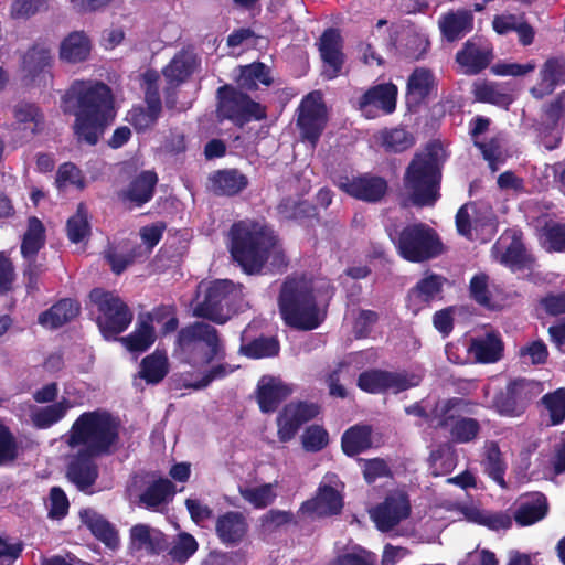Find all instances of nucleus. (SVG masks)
Masks as SVG:
<instances>
[{
    "label": "nucleus",
    "instance_id": "nucleus-1",
    "mask_svg": "<svg viewBox=\"0 0 565 565\" xmlns=\"http://www.w3.org/2000/svg\"><path fill=\"white\" fill-rule=\"evenodd\" d=\"M63 102L75 117L73 129L77 140L97 145L116 116L110 87L99 81H75Z\"/></svg>",
    "mask_w": 565,
    "mask_h": 565
},
{
    "label": "nucleus",
    "instance_id": "nucleus-2",
    "mask_svg": "<svg viewBox=\"0 0 565 565\" xmlns=\"http://www.w3.org/2000/svg\"><path fill=\"white\" fill-rule=\"evenodd\" d=\"M230 236L231 255L248 275L259 274L270 254L279 264L284 263L278 238L265 222L245 220L234 223Z\"/></svg>",
    "mask_w": 565,
    "mask_h": 565
},
{
    "label": "nucleus",
    "instance_id": "nucleus-3",
    "mask_svg": "<svg viewBox=\"0 0 565 565\" xmlns=\"http://www.w3.org/2000/svg\"><path fill=\"white\" fill-rule=\"evenodd\" d=\"M447 156L443 145L433 140L416 152L404 173V188L414 206H434L440 198L443 167Z\"/></svg>",
    "mask_w": 565,
    "mask_h": 565
},
{
    "label": "nucleus",
    "instance_id": "nucleus-4",
    "mask_svg": "<svg viewBox=\"0 0 565 565\" xmlns=\"http://www.w3.org/2000/svg\"><path fill=\"white\" fill-rule=\"evenodd\" d=\"M119 441V422L105 409L84 412L73 423L66 438L71 448L81 449L95 455L109 456L117 449Z\"/></svg>",
    "mask_w": 565,
    "mask_h": 565
},
{
    "label": "nucleus",
    "instance_id": "nucleus-5",
    "mask_svg": "<svg viewBox=\"0 0 565 565\" xmlns=\"http://www.w3.org/2000/svg\"><path fill=\"white\" fill-rule=\"evenodd\" d=\"M278 307L285 323L297 330L317 329L326 319V311L319 308L313 295L312 282L302 277H288L285 280Z\"/></svg>",
    "mask_w": 565,
    "mask_h": 565
},
{
    "label": "nucleus",
    "instance_id": "nucleus-6",
    "mask_svg": "<svg viewBox=\"0 0 565 565\" xmlns=\"http://www.w3.org/2000/svg\"><path fill=\"white\" fill-rule=\"evenodd\" d=\"M386 231L397 254L407 262H428L445 252L438 233L425 223H412L402 228L387 227Z\"/></svg>",
    "mask_w": 565,
    "mask_h": 565
},
{
    "label": "nucleus",
    "instance_id": "nucleus-7",
    "mask_svg": "<svg viewBox=\"0 0 565 565\" xmlns=\"http://www.w3.org/2000/svg\"><path fill=\"white\" fill-rule=\"evenodd\" d=\"M177 345L184 362L204 366L225 358V348L213 326L196 321L178 332Z\"/></svg>",
    "mask_w": 565,
    "mask_h": 565
},
{
    "label": "nucleus",
    "instance_id": "nucleus-8",
    "mask_svg": "<svg viewBox=\"0 0 565 565\" xmlns=\"http://www.w3.org/2000/svg\"><path fill=\"white\" fill-rule=\"evenodd\" d=\"M242 288L226 279L200 285L193 316L224 324L243 306Z\"/></svg>",
    "mask_w": 565,
    "mask_h": 565
},
{
    "label": "nucleus",
    "instance_id": "nucleus-9",
    "mask_svg": "<svg viewBox=\"0 0 565 565\" xmlns=\"http://www.w3.org/2000/svg\"><path fill=\"white\" fill-rule=\"evenodd\" d=\"M90 301L97 307V324L107 340H116L132 321V312L126 302L111 291L95 288L89 292Z\"/></svg>",
    "mask_w": 565,
    "mask_h": 565
},
{
    "label": "nucleus",
    "instance_id": "nucleus-10",
    "mask_svg": "<svg viewBox=\"0 0 565 565\" xmlns=\"http://www.w3.org/2000/svg\"><path fill=\"white\" fill-rule=\"evenodd\" d=\"M217 117L227 119L237 126H243L252 119H263L266 116L265 108L254 102L247 94L231 85L217 88Z\"/></svg>",
    "mask_w": 565,
    "mask_h": 565
},
{
    "label": "nucleus",
    "instance_id": "nucleus-11",
    "mask_svg": "<svg viewBox=\"0 0 565 565\" xmlns=\"http://www.w3.org/2000/svg\"><path fill=\"white\" fill-rule=\"evenodd\" d=\"M543 391L544 385L540 381L516 379L494 396L493 407L502 416L518 417Z\"/></svg>",
    "mask_w": 565,
    "mask_h": 565
},
{
    "label": "nucleus",
    "instance_id": "nucleus-12",
    "mask_svg": "<svg viewBox=\"0 0 565 565\" xmlns=\"http://www.w3.org/2000/svg\"><path fill=\"white\" fill-rule=\"evenodd\" d=\"M422 376L408 372H391L384 370H369L358 377V386L371 394L391 392L398 394L420 384Z\"/></svg>",
    "mask_w": 565,
    "mask_h": 565
},
{
    "label": "nucleus",
    "instance_id": "nucleus-13",
    "mask_svg": "<svg viewBox=\"0 0 565 565\" xmlns=\"http://www.w3.org/2000/svg\"><path fill=\"white\" fill-rule=\"evenodd\" d=\"M334 183L348 195L373 204L381 202L388 191L387 181L383 177L372 173L354 177L339 175Z\"/></svg>",
    "mask_w": 565,
    "mask_h": 565
},
{
    "label": "nucleus",
    "instance_id": "nucleus-14",
    "mask_svg": "<svg viewBox=\"0 0 565 565\" xmlns=\"http://www.w3.org/2000/svg\"><path fill=\"white\" fill-rule=\"evenodd\" d=\"M297 126L302 138L316 146L326 126V109L316 93H310L301 102Z\"/></svg>",
    "mask_w": 565,
    "mask_h": 565
},
{
    "label": "nucleus",
    "instance_id": "nucleus-15",
    "mask_svg": "<svg viewBox=\"0 0 565 565\" xmlns=\"http://www.w3.org/2000/svg\"><path fill=\"white\" fill-rule=\"evenodd\" d=\"M99 457L103 456L84 449H79L70 457L66 466V478L77 490L93 493L92 488L99 477V469L95 459Z\"/></svg>",
    "mask_w": 565,
    "mask_h": 565
},
{
    "label": "nucleus",
    "instance_id": "nucleus-16",
    "mask_svg": "<svg viewBox=\"0 0 565 565\" xmlns=\"http://www.w3.org/2000/svg\"><path fill=\"white\" fill-rule=\"evenodd\" d=\"M319 414L315 403L297 402L287 404L277 417L278 438L286 443L291 440L299 428Z\"/></svg>",
    "mask_w": 565,
    "mask_h": 565
},
{
    "label": "nucleus",
    "instance_id": "nucleus-17",
    "mask_svg": "<svg viewBox=\"0 0 565 565\" xmlns=\"http://www.w3.org/2000/svg\"><path fill=\"white\" fill-rule=\"evenodd\" d=\"M397 87L392 84H379L369 88L358 102L359 109L366 118H375L377 111L392 114L396 108Z\"/></svg>",
    "mask_w": 565,
    "mask_h": 565
},
{
    "label": "nucleus",
    "instance_id": "nucleus-18",
    "mask_svg": "<svg viewBox=\"0 0 565 565\" xmlns=\"http://www.w3.org/2000/svg\"><path fill=\"white\" fill-rule=\"evenodd\" d=\"M491 44L480 39L468 40L456 54V62L463 67L467 75H477L486 70L493 60Z\"/></svg>",
    "mask_w": 565,
    "mask_h": 565
},
{
    "label": "nucleus",
    "instance_id": "nucleus-19",
    "mask_svg": "<svg viewBox=\"0 0 565 565\" xmlns=\"http://www.w3.org/2000/svg\"><path fill=\"white\" fill-rule=\"evenodd\" d=\"M411 505L404 494L388 495L371 512V518L377 529L382 532H388L394 529L402 520L408 518Z\"/></svg>",
    "mask_w": 565,
    "mask_h": 565
},
{
    "label": "nucleus",
    "instance_id": "nucleus-20",
    "mask_svg": "<svg viewBox=\"0 0 565 565\" xmlns=\"http://www.w3.org/2000/svg\"><path fill=\"white\" fill-rule=\"evenodd\" d=\"M157 183V173L151 170H143L135 175L125 189L118 192V199L131 206L141 207L152 200Z\"/></svg>",
    "mask_w": 565,
    "mask_h": 565
},
{
    "label": "nucleus",
    "instance_id": "nucleus-21",
    "mask_svg": "<svg viewBox=\"0 0 565 565\" xmlns=\"http://www.w3.org/2000/svg\"><path fill=\"white\" fill-rule=\"evenodd\" d=\"M565 84V55L548 57L539 72V83L530 93L535 99L551 95L556 87Z\"/></svg>",
    "mask_w": 565,
    "mask_h": 565
},
{
    "label": "nucleus",
    "instance_id": "nucleus-22",
    "mask_svg": "<svg viewBox=\"0 0 565 565\" xmlns=\"http://www.w3.org/2000/svg\"><path fill=\"white\" fill-rule=\"evenodd\" d=\"M248 522L238 511H227L216 518L215 534L225 546H238L246 537Z\"/></svg>",
    "mask_w": 565,
    "mask_h": 565
},
{
    "label": "nucleus",
    "instance_id": "nucleus-23",
    "mask_svg": "<svg viewBox=\"0 0 565 565\" xmlns=\"http://www.w3.org/2000/svg\"><path fill=\"white\" fill-rule=\"evenodd\" d=\"M321 58L326 64L323 71L328 78H334L341 71L343 54L341 52V35L337 29H327L319 43Z\"/></svg>",
    "mask_w": 565,
    "mask_h": 565
},
{
    "label": "nucleus",
    "instance_id": "nucleus-24",
    "mask_svg": "<svg viewBox=\"0 0 565 565\" xmlns=\"http://www.w3.org/2000/svg\"><path fill=\"white\" fill-rule=\"evenodd\" d=\"M130 546L134 551L158 555L168 548V541L161 531L147 524H136L130 529Z\"/></svg>",
    "mask_w": 565,
    "mask_h": 565
},
{
    "label": "nucleus",
    "instance_id": "nucleus-25",
    "mask_svg": "<svg viewBox=\"0 0 565 565\" xmlns=\"http://www.w3.org/2000/svg\"><path fill=\"white\" fill-rule=\"evenodd\" d=\"M343 500L338 490L331 486H320L317 495L302 503L303 512L313 513L318 516L335 515L341 512Z\"/></svg>",
    "mask_w": 565,
    "mask_h": 565
},
{
    "label": "nucleus",
    "instance_id": "nucleus-26",
    "mask_svg": "<svg viewBox=\"0 0 565 565\" xmlns=\"http://www.w3.org/2000/svg\"><path fill=\"white\" fill-rule=\"evenodd\" d=\"M438 26L446 41H458L472 30L473 14L466 9L449 11L440 17Z\"/></svg>",
    "mask_w": 565,
    "mask_h": 565
},
{
    "label": "nucleus",
    "instance_id": "nucleus-27",
    "mask_svg": "<svg viewBox=\"0 0 565 565\" xmlns=\"http://www.w3.org/2000/svg\"><path fill=\"white\" fill-rule=\"evenodd\" d=\"M436 90V81L429 68L416 67L407 79V104L419 105Z\"/></svg>",
    "mask_w": 565,
    "mask_h": 565
},
{
    "label": "nucleus",
    "instance_id": "nucleus-28",
    "mask_svg": "<svg viewBox=\"0 0 565 565\" xmlns=\"http://www.w3.org/2000/svg\"><path fill=\"white\" fill-rule=\"evenodd\" d=\"M174 494L175 484L167 478H159L150 482L139 494L138 504L157 511L161 505L168 504Z\"/></svg>",
    "mask_w": 565,
    "mask_h": 565
},
{
    "label": "nucleus",
    "instance_id": "nucleus-29",
    "mask_svg": "<svg viewBox=\"0 0 565 565\" xmlns=\"http://www.w3.org/2000/svg\"><path fill=\"white\" fill-rule=\"evenodd\" d=\"M291 394V388L273 377H263L257 386V402L263 413H271Z\"/></svg>",
    "mask_w": 565,
    "mask_h": 565
},
{
    "label": "nucleus",
    "instance_id": "nucleus-30",
    "mask_svg": "<svg viewBox=\"0 0 565 565\" xmlns=\"http://www.w3.org/2000/svg\"><path fill=\"white\" fill-rule=\"evenodd\" d=\"M548 511L547 499L543 493L534 492L520 502L514 520L521 526H527L545 518Z\"/></svg>",
    "mask_w": 565,
    "mask_h": 565
},
{
    "label": "nucleus",
    "instance_id": "nucleus-31",
    "mask_svg": "<svg viewBox=\"0 0 565 565\" xmlns=\"http://www.w3.org/2000/svg\"><path fill=\"white\" fill-rule=\"evenodd\" d=\"M13 117L15 124L23 126L25 137H33L44 130L45 118L44 114L33 103L19 102L13 107Z\"/></svg>",
    "mask_w": 565,
    "mask_h": 565
},
{
    "label": "nucleus",
    "instance_id": "nucleus-32",
    "mask_svg": "<svg viewBox=\"0 0 565 565\" xmlns=\"http://www.w3.org/2000/svg\"><path fill=\"white\" fill-rule=\"evenodd\" d=\"M83 523L90 530L92 534L103 542L107 547L115 550L119 545L118 532L115 526L103 515L93 510H85L81 513Z\"/></svg>",
    "mask_w": 565,
    "mask_h": 565
},
{
    "label": "nucleus",
    "instance_id": "nucleus-33",
    "mask_svg": "<svg viewBox=\"0 0 565 565\" xmlns=\"http://www.w3.org/2000/svg\"><path fill=\"white\" fill-rule=\"evenodd\" d=\"M469 352L480 363H494L502 358L503 342L499 334L489 332L482 337L473 338Z\"/></svg>",
    "mask_w": 565,
    "mask_h": 565
},
{
    "label": "nucleus",
    "instance_id": "nucleus-34",
    "mask_svg": "<svg viewBox=\"0 0 565 565\" xmlns=\"http://www.w3.org/2000/svg\"><path fill=\"white\" fill-rule=\"evenodd\" d=\"M341 447L347 456H356L372 447V427L354 425L348 428L341 437Z\"/></svg>",
    "mask_w": 565,
    "mask_h": 565
},
{
    "label": "nucleus",
    "instance_id": "nucleus-35",
    "mask_svg": "<svg viewBox=\"0 0 565 565\" xmlns=\"http://www.w3.org/2000/svg\"><path fill=\"white\" fill-rule=\"evenodd\" d=\"M211 189L217 195L232 196L243 191L247 184V178L237 170H221L211 178Z\"/></svg>",
    "mask_w": 565,
    "mask_h": 565
},
{
    "label": "nucleus",
    "instance_id": "nucleus-36",
    "mask_svg": "<svg viewBox=\"0 0 565 565\" xmlns=\"http://www.w3.org/2000/svg\"><path fill=\"white\" fill-rule=\"evenodd\" d=\"M79 313V306L72 299H62L39 316V322L52 329L62 327Z\"/></svg>",
    "mask_w": 565,
    "mask_h": 565
},
{
    "label": "nucleus",
    "instance_id": "nucleus-37",
    "mask_svg": "<svg viewBox=\"0 0 565 565\" xmlns=\"http://www.w3.org/2000/svg\"><path fill=\"white\" fill-rule=\"evenodd\" d=\"M196 66V56L189 51H181L163 68V75L170 84L184 82Z\"/></svg>",
    "mask_w": 565,
    "mask_h": 565
},
{
    "label": "nucleus",
    "instance_id": "nucleus-38",
    "mask_svg": "<svg viewBox=\"0 0 565 565\" xmlns=\"http://www.w3.org/2000/svg\"><path fill=\"white\" fill-rule=\"evenodd\" d=\"M90 41L84 32H72L61 43L60 56L70 63L85 61L90 53Z\"/></svg>",
    "mask_w": 565,
    "mask_h": 565
},
{
    "label": "nucleus",
    "instance_id": "nucleus-39",
    "mask_svg": "<svg viewBox=\"0 0 565 565\" xmlns=\"http://www.w3.org/2000/svg\"><path fill=\"white\" fill-rule=\"evenodd\" d=\"M239 89L247 92L256 90L259 84L269 86L273 83L270 70L264 63L257 62L245 66H241L237 77Z\"/></svg>",
    "mask_w": 565,
    "mask_h": 565
},
{
    "label": "nucleus",
    "instance_id": "nucleus-40",
    "mask_svg": "<svg viewBox=\"0 0 565 565\" xmlns=\"http://www.w3.org/2000/svg\"><path fill=\"white\" fill-rule=\"evenodd\" d=\"M465 404V401L459 397H451L437 402L430 413L429 423L434 425L435 428L450 429L452 423L460 415L461 406Z\"/></svg>",
    "mask_w": 565,
    "mask_h": 565
},
{
    "label": "nucleus",
    "instance_id": "nucleus-41",
    "mask_svg": "<svg viewBox=\"0 0 565 565\" xmlns=\"http://www.w3.org/2000/svg\"><path fill=\"white\" fill-rule=\"evenodd\" d=\"M473 94L478 102L492 104L505 109H508L514 100L513 96L503 84L493 82H483L475 85Z\"/></svg>",
    "mask_w": 565,
    "mask_h": 565
},
{
    "label": "nucleus",
    "instance_id": "nucleus-42",
    "mask_svg": "<svg viewBox=\"0 0 565 565\" xmlns=\"http://www.w3.org/2000/svg\"><path fill=\"white\" fill-rule=\"evenodd\" d=\"M71 407V401L62 398L60 402L34 409L31 413V422L39 429L50 428L64 418Z\"/></svg>",
    "mask_w": 565,
    "mask_h": 565
},
{
    "label": "nucleus",
    "instance_id": "nucleus-43",
    "mask_svg": "<svg viewBox=\"0 0 565 565\" xmlns=\"http://www.w3.org/2000/svg\"><path fill=\"white\" fill-rule=\"evenodd\" d=\"M277 212L280 218L287 221L302 222L317 216V209L312 203L294 198L282 199L277 206Z\"/></svg>",
    "mask_w": 565,
    "mask_h": 565
},
{
    "label": "nucleus",
    "instance_id": "nucleus-44",
    "mask_svg": "<svg viewBox=\"0 0 565 565\" xmlns=\"http://www.w3.org/2000/svg\"><path fill=\"white\" fill-rule=\"evenodd\" d=\"M52 47L45 43H35L23 56V70L35 77L51 66Z\"/></svg>",
    "mask_w": 565,
    "mask_h": 565
},
{
    "label": "nucleus",
    "instance_id": "nucleus-45",
    "mask_svg": "<svg viewBox=\"0 0 565 565\" xmlns=\"http://www.w3.org/2000/svg\"><path fill=\"white\" fill-rule=\"evenodd\" d=\"M482 465L484 467L486 473L494 482H497L501 488H507L504 480L507 465L495 441H489L486 444V452Z\"/></svg>",
    "mask_w": 565,
    "mask_h": 565
},
{
    "label": "nucleus",
    "instance_id": "nucleus-46",
    "mask_svg": "<svg viewBox=\"0 0 565 565\" xmlns=\"http://www.w3.org/2000/svg\"><path fill=\"white\" fill-rule=\"evenodd\" d=\"M377 140L386 152L401 153L415 145L414 136L403 128L383 129Z\"/></svg>",
    "mask_w": 565,
    "mask_h": 565
},
{
    "label": "nucleus",
    "instance_id": "nucleus-47",
    "mask_svg": "<svg viewBox=\"0 0 565 565\" xmlns=\"http://www.w3.org/2000/svg\"><path fill=\"white\" fill-rule=\"evenodd\" d=\"M492 250L498 255L501 264L509 267L521 268L526 262V250L521 238L513 235L508 246H502V239L494 244Z\"/></svg>",
    "mask_w": 565,
    "mask_h": 565
},
{
    "label": "nucleus",
    "instance_id": "nucleus-48",
    "mask_svg": "<svg viewBox=\"0 0 565 565\" xmlns=\"http://www.w3.org/2000/svg\"><path fill=\"white\" fill-rule=\"evenodd\" d=\"M156 333L150 321H140L134 332L127 337L119 338V341L130 352H145L154 342Z\"/></svg>",
    "mask_w": 565,
    "mask_h": 565
},
{
    "label": "nucleus",
    "instance_id": "nucleus-49",
    "mask_svg": "<svg viewBox=\"0 0 565 565\" xmlns=\"http://www.w3.org/2000/svg\"><path fill=\"white\" fill-rule=\"evenodd\" d=\"M140 377L148 384H158L161 382L169 371L168 358L159 351L146 356L141 361Z\"/></svg>",
    "mask_w": 565,
    "mask_h": 565
},
{
    "label": "nucleus",
    "instance_id": "nucleus-50",
    "mask_svg": "<svg viewBox=\"0 0 565 565\" xmlns=\"http://www.w3.org/2000/svg\"><path fill=\"white\" fill-rule=\"evenodd\" d=\"M44 226L36 217L29 220L28 230L23 235L21 254L24 258H35L45 243Z\"/></svg>",
    "mask_w": 565,
    "mask_h": 565
},
{
    "label": "nucleus",
    "instance_id": "nucleus-51",
    "mask_svg": "<svg viewBox=\"0 0 565 565\" xmlns=\"http://www.w3.org/2000/svg\"><path fill=\"white\" fill-rule=\"evenodd\" d=\"M198 548L199 543L195 537L188 532H181L177 535L168 555L174 564L183 565L196 553Z\"/></svg>",
    "mask_w": 565,
    "mask_h": 565
},
{
    "label": "nucleus",
    "instance_id": "nucleus-52",
    "mask_svg": "<svg viewBox=\"0 0 565 565\" xmlns=\"http://www.w3.org/2000/svg\"><path fill=\"white\" fill-rule=\"evenodd\" d=\"M279 341L274 337H259L241 347V352L252 359L271 358L279 353Z\"/></svg>",
    "mask_w": 565,
    "mask_h": 565
},
{
    "label": "nucleus",
    "instance_id": "nucleus-53",
    "mask_svg": "<svg viewBox=\"0 0 565 565\" xmlns=\"http://www.w3.org/2000/svg\"><path fill=\"white\" fill-rule=\"evenodd\" d=\"M376 563L375 553L355 544L339 554L328 565H376Z\"/></svg>",
    "mask_w": 565,
    "mask_h": 565
},
{
    "label": "nucleus",
    "instance_id": "nucleus-54",
    "mask_svg": "<svg viewBox=\"0 0 565 565\" xmlns=\"http://www.w3.org/2000/svg\"><path fill=\"white\" fill-rule=\"evenodd\" d=\"M480 430L481 426L477 419L459 415L452 423L449 433L454 441L458 444H468L478 437Z\"/></svg>",
    "mask_w": 565,
    "mask_h": 565
},
{
    "label": "nucleus",
    "instance_id": "nucleus-55",
    "mask_svg": "<svg viewBox=\"0 0 565 565\" xmlns=\"http://www.w3.org/2000/svg\"><path fill=\"white\" fill-rule=\"evenodd\" d=\"M433 473L446 475L456 467V452L449 444H441L429 455Z\"/></svg>",
    "mask_w": 565,
    "mask_h": 565
},
{
    "label": "nucleus",
    "instance_id": "nucleus-56",
    "mask_svg": "<svg viewBox=\"0 0 565 565\" xmlns=\"http://www.w3.org/2000/svg\"><path fill=\"white\" fill-rule=\"evenodd\" d=\"M67 237L72 243H81L89 235L90 226L87 220V210L83 203L78 204L76 214L66 223Z\"/></svg>",
    "mask_w": 565,
    "mask_h": 565
},
{
    "label": "nucleus",
    "instance_id": "nucleus-57",
    "mask_svg": "<svg viewBox=\"0 0 565 565\" xmlns=\"http://www.w3.org/2000/svg\"><path fill=\"white\" fill-rule=\"evenodd\" d=\"M542 404L548 411L552 425H559L565 420V388L559 387L552 393L545 394Z\"/></svg>",
    "mask_w": 565,
    "mask_h": 565
},
{
    "label": "nucleus",
    "instance_id": "nucleus-58",
    "mask_svg": "<svg viewBox=\"0 0 565 565\" xmlns=\"http://www.w3.org/2000/svg\"><path fill=\"white\" fill-rule=\"evenodd\" d=\"M446 278L440 275L430 274L422 278L413 288V292L422 299V301L429 302L435 299L443 290Z\"/></svg>",
    "mask_w": 565,
    "mask_h": 565
},
{
    "label": "nucleus",
    "instance_id": "nucleus-59",
    "mask_svg": "<svg viewBox=\"0 0 565 565\" xmlns=\"http://www.w3.org/2000/svg\"><path fill=\"white\" fill-rule=\"evenodd\" d=\"M565 119V92L557 95L555 99L545 105L544 114L539 125H544L547 129L559 128V124Z\"/></svg>",
    "mask_w": 565,
    "mask_h": 565
},
{
    "label": "nucleus",
    "instance_id": "nucleus-60",
    "mask_svg": "<svg viewBox=\"0 0 565 565\" xmlns=\"http://www.w3.org/2000/svg\"><path fill=\"white\" fill-rule=\"evenodd\" d=\"M151 77L152 75L146 74L147 88L145 100L148 109L146 126H151L157 121L162 108L158 85Z\"/></svg>",
    "mask_w": 565,
    "mask_h": 565
},
{
    "label": "nucleus",
    "instance_id": "nucleus-61",
    "mask_svg": "<svg viewBox=\"0 0 565 565\" xmlns=\"http://www.w3.org/2000/svg\"><path fill=\"white\" fill-rule=\"evenodd\" d=\"M301 444L306 451L318 452L329 444V434L320 425H311L301 436Z\"/></svg>",
    "mask_w": 565,
    "mask_h": 565
},
{
    "label": "nucleus",
    "instance_id": "nucleus-62",
    "mask_svg": "<svg viewBox=\"0 0 565 565\" xmlns=\"http://www.w3.org/2000/svg\"><path fill=\"white\" fill-rule=\"evenodd\" d=\"M239 494L245 501L249 502L257 509L266 508L275 498L271 484L269 483L255 488L239 487Z\"/></svg>",
    "mask_w": 565,
    "mask_h": 565
},
{
    "label": "nucleus",
    "instance_id": "nucleus-63",
    "mask_svg": "<svg viewBox=\"0 0 565 565\" xmlns=\"http://www.w3.org/2000/svg\"><path fill=\"white\" fill-rule=\"evenodd\" d=\"M49 9V0H14L10 14L13 19L26 20Z\"/></svg>",
    "mask_w": 565,
    "mask_h": 565
},
{
    "label": "nucleus",
    "instance_id": "nucleus-64",
    "mask_svg": "<svg viewBox=\"0 0 565 565\" xmlns=\"http://www.w3.org/2000/svg\"><path fill=\"white\" fill-rule=\"evenodd\" d=\"M19 456L15 437L6 425L0 423V466L13 462Z\"/></svg>",
    "mask_w": 565,
    "mask_h": 565
}]
</instances>
